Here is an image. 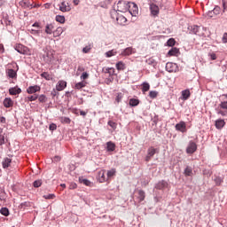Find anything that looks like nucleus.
<instances>
[{
  "label": "nucleus",
  "mask_w": 227,
  "mask_h": 227,
  "mask_svg": "<svg viewBox=\"0 0 227 227\" xmlns=\"http://www.w3.org/2000/svg\"><path fill=\"white\" fill-rule=\"evenodd\" d=\"M129 4L125 1H119L117 4L114 6V12H112V16L116 15V12H121V13H125V12H129Z\"/></svg>",
  "instance_id": "nucleus-1"
},
{
  "label": "nucleus",
  "mask_w": 227,
  "mask_h": 227,
  "mask_svg": "<svg viewBox=\"0 0 227 227\" xmlns=\"http://www.w3.org/2000/svg\"><path fill=\"white\" fill-rule=\"evenodd\" d=\"M12 157L13 155H8L2 160V168L4 169H8L9 168H12V164H13Z\"/></svg>",
  "instance_id": "nucleus-2"
},
{
  "label": "nucleus",
  "mask_w": 227,
  "mask_h": 227,
  "mask_svg": "<svg viewBox=\"0 0 227 227\" xmlns=\"http://www.w3.org/2000/svg\"><path fill=\"white\" fill-rule=\"evenodd\" d=\"M106 175H107L106 169H102L98 173V182L99 184H105V182L109 184V180Z\"/></svg>",
  "instance_id": "nucleus-3"
},
{
  "label": "nucleus",
  "mask_w": 227,
  "mask_h": 227,
  "mask_svg": "<svg viewBox=\"0 0 227 227\" xmlns=\"http://www.w3.org/2000/svg\"><path fill=\"white\" fill-rule=\"evenodd\" d=\"M149 10H150L151 15H153V17H159V13L160 12L159 5L155 4L154 3H150Z\"/></svg>",
  "instance_id": "nucleus-4"
},
{
  "label": "nucleus",
  "mask_w": 227,
  "mask_h": 227,
  "mask_svg": "<svg viewBox=\"0 0 227 227\" xmlns=\"http://www.w3.org/2000/svg\"><path fill=\"white\" fill-rule=\"evenodd\" d=\"M129 12L132 15V17H136L139 12V8L135 3H129Z\"/></svg>",
  "instance_id": "nucleus-5"
},
{
  "label": "nucleus",
  "mask_w": 227,
  "mask_h": 227,
  "mask_svg": "<svg viewBox=\"0 0 227 227\" xmlns=\"http://www.w3.org/2000/svg\"><path fill=\"white\" fill-rule=\"evenodd\" d=\"M198 150V145L194 143L193 141H190L187 148H186V153H194Z\"/></svg>",
  "instance_id": "nucleus-6"
},
{
  "label": "nucleus",
  "mask_w": 227,
  "mask_h": 227,
  "mask_svg": "<svg viewBox=\"0 0 227 227\" xmlns=\"http://www.w3.org/2000/svg\"><path fill=\"white\" fill-rule=\"evenodd\" d=\"M43 59L45 63H51L54 59V54H52V51H45Z\"/></svg>",
  "instance_id": "nucleus-7"
},
{
  "label": "nucleus",
  "mask_w": 227,
  "mask_h": 227,
  "mask_svg": "<svg viewBox=\"0 0 227 227\" xmlns=\"http://www.w3.org/2000/svg\"><path fill=\"white\" fill-rule=\"evenodd\" d=\"M176 130H178L184 134L187 132V125L184 121H180L179 123L176 124Z\"/></svg>",
  "instance_id": "nucleus-8"
},
{
  "label": "nucleus",
  "mask_w": 227,
  "mask_h": 227,
  "mask_svg": "<svg viewBox=\"0 0 227 227\" xmlns=\"http://www.w3.org/2000/svg\"><path fill=\"white\" fill-rule=\"evenodd\" d=\"M166 70L169 73L176 72V64L173 62H168L166 64Z\"/></svg>",
  "instance_id": "nucleus-9"
},
{
  "label": "nucleus",
  "mask_w": 227,
  "mask_h": 227,
  "mask_svg": "<svg viewBox=\"0 0 227 227\" xmlns=\"http://www.w3.org/2000/svg\"><path fill=\"white\" fill-rule=\"evenodd\" d=\"M41 88L38 85L29 86L27 89V93L29 95H33L34 93H37V91H40Z\"/></svg>",
  "instance_id": "nucleus-10"
},
{
  "label": "nucleus",
  "mask_w": 227,
  "mask_h": 227,
  "mask_svg": "<svg viewBox=\"0 0 227 227\" xmlns=\"http://www.w3.org/2000/svg\"><path fill=\"white\" fill-rule=\"evenodd\" d=\"M65 88H67V82H65L63 80H59L56 85L57 91H63V90H65Z\"/></svg>",
  "instance_id": "nucleus-11"
},
{
  "label": "nucleus",
  "mask_w": 227,
  "mask_h": 227,
  "mask_svg": "<svg viewBox=\"0 0 227 227\" xmlns=\"http://www.w3.org/2000/svg\"><path fill=\"white\" fill-rule=\"evenodd\" d=\"M72 10V8L70 7V4H68V3L67 2H62L59 5V11L60 12H70Z\"/></svg>",
  "instance_id": "nucleus-12"
},
{
  "label": "nucleus",
  "mask_w": 227,
  "mask_h": 227,
  "mask_svg": "<svg viewBox=\"0 0 227 227\" xmlns=\"http://www.w3.org/2000/svg\"><path fill=\"white\" fill-rule=\"evenodd\" d=\"M15 51L19 52L20 54H27V47L19 44L15 47Z\"/></svg>",
  "instance_id": "nucleus-13"
},
{
  "label": "nucleus",
  "mask_w": 227,
  "mask_h": 227,
  "mask_svg": "<svg viewBox=\"0 0 227 227\" xmlns=\"http://www.w3.org/2000/svg\"><path fill=\"white\" fill-rule=\"evenodd\" d=\"M190 98H191V90L189 89L182 90L181 92L182 100H189Z\"/></svg>",
  "instance_id": "nucleus-14"
},
{
  "label": "nucleus",
  "mask_w": 227,
  "mask_h": 227,
  "mask_svg": "<svg viewBox=\"0 0 227 227\" xmlns=\"http://www.w3.org/2000/svg\"><path fill=\"white\" fill-rule=\"evenodd\" d=\"M224 125H226V121H224V120L218 119L215 121V127L218 130H221L224 127Z\"/></svg>",
  "instance_id": "nucleus-15"
},
{
  "label": "nucleus",
  "mask_w": 227,
  "mask_h": 227,
  "mask_svg": "<svg viewBox=\"0 0 227 227\" xmlns=\"http://www.w3.org/2000/svg\"><path fill=\"white\" fill-rule=\"evenodd\" d=\"M20 6H22V8H28V10H32V8H35V5H32L31 2H29V0H22L20 3Z\"/></svg>",
  "instance_id": "nucleus-16"
},
{
  "label": "nucleus",
  "mask_w": 227,
  "mask_h": 227,
  "mask_svg": "<svg viewBox=\"0 0 227 227\" xmlns=\"http://www.w3.org/2000/svg\"><path fill=\"white\" fill-rule=\"evenodd\" d=\"M168 182L162 180L160 181L157 184H156V189H158L159 191H162L163 189H168Z\"/></svg>",
  "instance_id": "nucleus-17"
},
{
  "label": "nucleus",
  "mask_w": 227,
  "mask_h": 227,
  "mask_svg": "<svg viewBox=\"0 0 227 227\" xmlns=\"http://www.w3.org/2000/svg\"><path fill=\"white\" fill-rule=\"evenodd\" d=\"M117 24H120V26H125L127 24V18L123 15H119L116 18Z\"/></svg>",
  "instance_id": "nucleus-18"
},
{
  "label": "nucleus",
  "mask_w": 227,
  "mask_h": 227,
  "mask_svg": "<svg viewBox=\"0 0 227 227\" xmlns=\"http://www.w3.org/2000/svg\"><path fill=\"white\" fill-rule=\"evenodd\" d=\"M116 176V168H112L106 172V177L108 178V183L111 182V178Z\"/></svg>",
  "instance_id": "nucleus-19"
},
{
  "label": "nucleus",
  "mask_w": 227,
  "mask_h": 227,
  "mask_svg": "<svg viewBox=\"0 0 227 227\" xmlns=\"http://www.w3.org/2000/svg\"><path fill=\"white\" fill-rule=\"evenodd\" d=\"M7 77H10L11 79H17V72L13 69H8L6 71Z\"/></svg>",
  "instance_id": "nucleus-20"
},
{
  "label": "nucleus",
  "mask_w": 227,
  "mask_h": 227,
  "mask_svg": "<svg viewBox=\"0 0 227 227\" xmlns=\"http://www.w3.org/2000/svg\"><path fill=\"white\" fill-rule=\"evenodd\" d=\"M54 34V25L52 24H47L45 27V34L46 35H52Z\"/></svg>",
  "instance_id": "nucleus-21"
},
{
  "label": "nucleus",
  "mask_w": 227,
  "mask_h": 227,
  "mask_svg": "<svg viewBox=\"0 0 227 227\" xmlns=\"http://www.w3.org/2000/svg\"><path fill=\"white\" fill-rule=\"evenodd\" d=\"M65 31V29L61 27H57V29L55 31H53V36L54 38H57V36H61V35H63V32Z\"/></svg>",
  "instance_id": "nucleus-22"
},
{
  "label": "nucleus",
  "mask_w": 227,
  "mask_h": 227,
  "mask_svg": "<svg viewBox=\"0 0 227 227\" xmlns=\"http://www.w3.org/2000/svg\"><path fill=\"white\" fill-rule=\"evenodd\" d=\"M9 93H10V95H19L20 93H22V90H20V88H17V87L11 88L9 90Z\"/></svg>",
  "instance_id": "nucleus-23"
},
{
  "label": "nucleus",
  "mask_w": 227,
  "mask_h": 227,
  "mask_svg": "<svg viewBox=\"0 0 227 227\" xmlns=\"http://www.w3.org/2000/svg\"><path fill=\"white\" fill-rule=\"evenodd\" d=\"M146 198V193L143 190L138 191V201L141 203V201H145V199Z\"/></svg>",
  "instance_id": "nucleus-24"
},
{
  "label": "nucleus",
  "mask_w": 227,
  "mask_h": 227,
  "mask_svg": "<svg viewBox=\"0 0 227 227\" xmlns=\"http://www.w3.org/2000/svg\"><path fill=\"white\" fill-rule=\"evenodd\" d=\"M4 106L8 108V107H12L13 106V101L10 98H6L4 100Z\"/></svg>",
  "instance_id": "nucleus-25"
},
{
  "label": "nucleus",
  "mask_w": 227,
  "mask_h": 227,
  "mask_svg": "<svg viewBox=\"0 0 227 227\" xmlns=\"http://www.w3.org/2000/svg\"><path fill=\"white\" fill-rule=\"evenodd\" d=\"M168 54L169 56H178V54H180V50H178L176 47H174L168 52Z\"/></svg>",
  "instance_id": "nucleus-26"
},
{
  "label": "nucleus",
  "mask_w": 227,
  "mask_h": 227,
  "mask_svg": "<svg viewBox=\"0 0 227 227\" xmlns=\"http://www.w3.org/2000/svg\"><path fill=\"white\" fill-rule=\"evenodd\" d=\"M106 148L108 152H114V150L116 149V145H114V143L113 142H107Z\"/></svg>",
  "instance_id": "nucleus-27"
},
{
  "label": "nucleus",
  "mask_w": 227,
  "mask_h": 227,
  "mask_svg": "<svg viewBox=\"0 0 227 227\" xmlns=\"http://www.w3.org/2000/svg\"><path fill=\"white\" fill-rule=\"evenodd\" d=\"M134 49L132 47L126 48L123 52L121 53L122 56H130V54H133Z\"/></svg>",
  "instance_id": "nucleus-28"
},
{
  "label": "nucleus",
  "mask_w": 227,
  "mask_h": 227,
  "mask_svg": "<svg viewBox=\"0 0 227 227\" xmlns=\"http://www.w3.org/2000/svg\"><path fill=\"white\" fill-rule=\"evenodd\" d=\"M116 69L117 70H125L127 68V66H125V63L123 61H119L116 65Z\"/></svg>",
  "instance_id": "nucleus-29"
},
{
  "label": "nucleus",
  "mask_w": 227,
  "mask_h": 227,
  "mask_svg": "<svg viewBox=\"0 0 227 227\" xmlns=\"http://www.w3.org/2000/svg\"><path fill=\"white\" fill-rule=\"evenodd\" d=\"M86 84H87V82L82 81V82H77L74 85V88H75V90H82V88H86Z\"/></svg>",
  "instance_id": "nucleus-30"
},
{
  "label": "nucleus",
  "mask_w": 227,
  "mask_h": 227,
  "mask_svg": "<svg viewBox=\"0 0 227 227\" xmlns=\"http://www.w3.org/2000/svg\"><path fill=\"white\" fill-rule=\"evenodd\" d=\"M28 31L31 35H34L35 36H40L41 30L39 28H30L28 29Z\"/></svg>",
  "instance_id": "nucleus-31"
},
{
  "label": "nucleus",
  "mask_w": 227,
  "mask_h": 227,
  "mask_svg": "<svg viewBox=\"0 0 227 227\" xmlns=\"http://www.w3.org/2000/svg\"><path fill=\"white\" fill-rule=\"evenodd\" d=\"M155 153H157V149H155L153 146H151L148 148L147 154L150 157H153V155H155Z\"/></svg>",
  "instance_id": "nucleus-32"
},
{
  "label": "nucleus",
  "mask_w": 227,
  "mask_h": 227,
  "mask_svg": "<svg viewBox=\"0 0 227 227\" xmlns=\"http://www.w3.org/2000/svg\"><path fill=\"white\" fill-rule=\"evenodd\" d=\"M41 77L45 79L46 81H52V76L48 72H43L41 74Z\"/></svg>",
  "instance_id": "nucleus-33"
},
{
  "label": "nucleus",
  "mask_w": 227,
  "mask_h": 227,
  "mask_svg": "<svg viewBox=\"0 0 227 227\" xmlns=\"http://www.w3.org/2000/svg\"><path fill=\"white\" fill-rule=\"evenodd\" d=\"M184 176H192V168L187 166L184 169Z\"/></svg>",
  "instance_id": "nucleus-34"
},
{
  "label": "nucleus",
  "mask_w": 227,
  "mask_h": 227,
  "mask_svg": "<svg viewBox=\"0 0 227 227\" xmlns=\"http://www.w3.org/2000/svg\"><path fill=\"white\" fill-rule=\"evenodd\" d=\"M79 181L81 182V184H83V185H86L87 187H91V182L88 179H84V178H80Z\"/></svg>",
  "instance_id": "nucleus-35"
},
{
  "label": "nucleus",
  "mask_w": 227,
  "mask_h": 227,
  "mask_svg": "<svg viewBox=\"0 0 227 227\" xmlns=\"http://www.w3.org/2000/svg\"><path fill=\"white\" fill-rule=\"evenodd\" d=\"M0 213L2 215H4L5 217H8L10 215V210H8V207H2L0 209Z\"/></svg>",
  "instance_id": "nucleus-36"
},
{
  "label": "nucleus",
  "mask_w": 227,
  "mask_h": 227,
  "mask_svg": "<svg viewBox=\"0 0 227 227\" xmlns=\"http://www.w3.org/2000/svg\"><path fill=\"white\" fill-rule=\"evenodd\" d=\"M129 106H131L132 107H136V106H139V99H137V98L129 99Z\"/></svg>",
  "instance_id": "nucleus-37"
},
{
  "label": "nucleus",
  "mask_w": 227,
  "mask_h": 227,
  "mask_svg": "<svg viewBox=\"0 0 227 227\" xmlns=\"http://www.w3.org/2000/svg\"><path fill=\"white\" fill-rule=\"evenodd\" d=\"M149 90H150V83L144 82L142 84V91H143V93H146V91H149Z\"/></svg>",
  "instance_id": "nucleus-38"
},
{
  "label": "nucleus",
  "mask_w": 227,
  "mask_h": 227,
  "mask_svg": "<svg viewBox=\"0 0 227 227\" xmlns=\"http://www.w3.org/2000/svg\"><path fill=\"white\" fill-rule=\"evenodd\" d=\"M59 120L62 123H66L67 125H69V123L72 121V120H70L68 117H60Z\"/></svg>",
  "instance_id": "nucleus-39"
},
{
  "label": "nucleus",
  "mask_w": 227,
  "mask_h": 227,
  "mask_svg": "<svg viewBox=\"0 0 227 227\" xmlns=\"http://www.w3.org/2000/svg\"><path fill=\"white\" fill-rule=\"evenodd\" d=\"M37 98L39 102H41L42 104H44V102H47V97L43 94L40 95L39 97L37 96Z\"/></svg>",
  "instance_id": "nucleus-40"
},
{
  "label": "nucleus",
  "mask_w": 227,
  "mask_h": 227,
  "mask_svg": "<svg viewBox=\"0 0 227 227\" xmlns=\"http://www.w3.org/2000/svg\"><path fill=\"white\" fill-rule=\"evenodd\" d=\"M56 21L59 22L60 24H65V18H64V16H61V15L56 16Z\"/></svg>",
  "instance_id": "nucleus-41"
},
{
  "label": "nucleus",
  "mask_w": 227,
  "mask_h": 227,
  "mask_svg": "<svg viewBox=\"0 0 227 227\" xmlns=\"http://www.w3.org/2000/svg\"><path fill=\"white\" fill-rule=\"evenodd\" d=\"M1 24H3V26H12V20H9L8 19H4L3 20H1Z\"/></svg>",
  "instance_id": "nucleus-42"
},
{
  "label": "nucleus",
  "mask_w": 227,
  "mask_h": 227,
  "mask_svg": "<svg viewBox=\"0 0 227 227\" xmlns=\"http://www.w3.org/2000/svg\"><path fill=\"white\" fill-rule=\"evenodd\" d=\"M175 43H176V41L173 38L168 39L167 42V45H168V47H173Z\"/></svg>",
  "instance_id": "nucleus-43"
},
{
  "label": "nucleus",
  "mask_w": 227,
  "mask_h": 227,
  "mask_svg": "<svg viewBox=\"0 0 227 227\" xmlns=\"http://www.w3.org/2000/svg\"><path fill=\"white\" fill-rule=\"evenodd\" d=\"M192 31L193 35H198V31H200V27L197 25L192 26Z\"/></svg>",
  "instance_id": "nucleus-44"
},
{
  "label": "nucleus",
  "mask_w": 227,
  "mask_h": 227,
  "mask_svg": "<svg viewBox=\"0 0 227 227\" xmlns=\"http://www.w3.org/2000/svg\"><path fill=\"white\" fill-rule=\"evenodd\" d=\"M43 198H44V200H54V198H56V195L54 193H51L48 195H43Z\"/></svg>",
  "instance_id": "nucleus-45"
},
{
  "label": "nucleus",
  "mask_w": 227,
  "mask_h": 227,
  "mask_svg": "<svg viewBox=\"0 0 227 227\" xmlns=\"http://www.w3.org/2000/svg\"><path fill=\"white\" fill-rule=\"evenodd\" d=\"M106 58H112V56H116V51L114 50L109 51L106 53Z\"/></svg>",
  "instance_id": "nucleus-46"
},
{
  "label": "nucleus",
  "mask_w": 227,
  "mask_h": 227,
  "mask_svg": "<svg viewBox=\"0 0 227 227\" xmlns=\"http://www.w3.org/2000/svg\"><path fill=\"white\" fill-rule=\"evenodd\" d=\"M33 185L35 188L41 187L42 186V180L41 179L35 180L34 182Z\"/></svg>",
  "instance_id": "nucleus-47"
},
{
  "label": "nucleus",
  "mask_w": 227,
  "mask_h": 227,
  "mask_svg": "<svg viewBox=\"0 0 227 227\" xmlns=\"http://www.w3.org/2000/svg\"><path fill=\"white\" fill-rule=\"evenodd\" d=\"M157 95H159V93L157 91L152 90L149 92V97L151 98H157Z\"/></svg>",
  "instance_id": "nucleus-48"
},
{
  "label": "nucleus",
  "mask_w": 227,
  "mask_h": 227,
  "mask_svg": "<svg viewBox=\"0 0 227 227\" xmlns=\"http://www.w3.org/2000/svg\"><path fill=\"white\" fill-rule=\"evenodd\" d=\"M37 98H38V95L27 97V100H29V102H35V100H37Z\"/></svg>",
  "instance_id": "nucleus-49"
},
{
  "label": "nucleus",
  "mask_w": 227,
  "mask_h": 227,
  "mask_svg": "<svg viewBox=\"0 0 227 227\" xmlns=\"http://www.w3.org/2000/svg\"><path fill=\"white\" fill-rule=\"evenodd\" d=\"M88 77H90V74L86 72H83L82 74L81 75L82 81H86V79H88Z\"/></svg>",
  "instance_id": "nucleus-50"
},
{
  "label": "nucleus",
  "mask_w": 227,
  "mask_h": 227,
  "mask_svg": "<svg viewBox=\"0 0 227 227\" xmlns=\"http://www.w3.org/2000/svg\"><path fill=\"white\" fill-rule=\"evenodd\" d=\"M219 107H221V109H227V101L221 102Z\"/></svg>",
  "instance_id": "nucleus-51"
},
{
  "label": "nucleus",
  "mask_w": 227,
  "mask_h": 227,
  "mask_svg": "<svg viewBox=\"0 0 227 227\" xmlns=\"http://www.w3.org/2000/svg\"><path fill=\"white\" fill-rule=\"evenodd\" d=\"M84 67L82 66H78L76 74L79 75V74L84 72Z\"/></svg>",
  "instance_id": "nucleus-52"
},
{
  "label": "nucleus",
  "mask_w": 227,
  "mask_h": 227,
  "mask_svg": "<svg viewBox=\"0 0 227 227\" xmlns=\"http://www.w3.org/2000/svg\"><path fill=\"white\" fill-rule=\"evenodd\" d=\"M108 125L109 127H111L112 129H116V122L113 121H108Z\"/></svg>",
  "instance_id": "nucleus-53"
},
{
  "label": "nucleus",
  "mask_w": 227,
  "mask_h": 227,
  "mask_svg": "<svg viewBox=\"0 0 227 227\" xmlns=\"http://www.w3.org/2000/svg\"><path fill=\"white\" fill-rule=\"evenodd\" d=\"M106 72H107V74H109V75H114V68L109 67V68L106 69Z\"/></svg>",
  "instance_id": "nucleus-54"
},
{
  "label": "nucleus",
  "mask_w": 227,
  "mask_h": 227,
  "mask_svg": "<svg viewBox=\"0 0 227 227\" xmlns=\"http://www.w3.org/2000/svg\"><path fill=\"white\" fill-rule=\"evenodd\" d=\"M56 129H58V126L56 124L54 123L50 124L49 126L50 130H56Z\"/></svg>",
  "instance_id": "nucleus-55"
},
{
  "label": "nucleus",
  "mask_w": 227,
  "mask_h": 227,
  "mask_svg": "<svg viewBox=\"0 0 227 227\" xmlns=\"http://www.w3.org/2000/svg\"><path fill=\"white\" fill-rule=\"evenodd\" d=\"M217 114H221V116H227V111L218 110Z\"/></svg>",
  "instance_id": "nucleus-56"
},
{
  "label": "nucleus",
  "mask_w": 227,
  "mask_h": 227,
  "mask_svg": "<svg viewBox=\"0 0 227 227\" xmlns=\"http://www.w3.org/2000/svg\"><path fill=\"white\" fill-rule=\"evenodd\" d=\"M90 51H91V48H90L89 46H86L82 49V52H84V54H88Z\"/></svg>",
  "instance_id": "nucleus-57"
},
{
  "label": "nucleus",
  "mask_w": 227,
  "mask_h": 227,
  "mask_svg": "<svg viewBox=\"0 0 227 227\" xmlns=\"http://www.w3.org/2000/svg\"><path fill=\"white\" fill-rule=\"evenodd\" d=\"M121 98H123V96L121 95V93H118L116 97V101L121 102Z\"/></svg>",
  "instance_id": "nucleus-58"
},
{
  "label": "nucleus",
  "mask_w": 227,
  "mask_h": 227,
  "mask_svg": "<svg viewBox=\"0 0 227 227\" xmlns=\"http://www.w3.org/2000/svg\"><path fill=\"white\" fill-rule=\"evenodd\" d=\"M32 27H35L36 29H42V27H40V23L35 22L32 25Z\"/></svg>",
  "instance_id": "nucleus-59"
},
{
  "label": "nucleus",
  "mask_w": 227,
  "mask_h": 227,
  "mask_svg": "<svg viewBox=\"0 0 227 227\" xmlns=\"http://www.w3.org/2000/svg\"><path fill=\"white\" fill-rule=\"evenodd\" d=\"M222 40L223 43H227V33L223 34Z\"/></svg>",
  "instance_id": "nucleus-60"
},
{
  "label": "nucleus",
  "mask_w": 227,
  "mask_h": 227,
  "mask_svg": "<svg viewBox=\"0 0 227 227\" xmlns=\"http://www.w3.org/2000/svg\"><path fill=\"white\" fill-rule=\"evenodd\" d=\"M4 145V136L0 135V145Z\"/></svg>",
  "instance_id": "nucleus-61"
},
{
  "label": "nucleus",
  "mask_w": 227,
  "mask_h": 227,
  "mask_svg": "<svg viewBox=\"0 0 227 227\" xmlns=\"http://www.w3.org/2000/svg\"><path fill=\"white\" fill-rule=\"evenodd\" d=\"M4 53V45L0 43V54Z\"/></svg>",
  "instance_id": "nucleus-62"
},
{
  "label": "nucleus",
  "mask_w": 227,
  "mask_h": 227,
  "mask_svg": "<svg viewBox=\"0 0 227 227\" xmlns=\"http://www.w3.org/2000/svg\"><path fill=\"white\" fill-rule=\"evenodd\" d=\"M210 58H211V59H213V60L217 59V56L215 55V53H211V54H210Z\"/></svg>",
  "instance_id": "nucleus-63"
},
{
  "label": "nucleus",
  "mask_w": 227,
  "mask_h": 227,
  "mask_svg": "<svg viewBox=\"0 0 227 227\" xmlns=\"http://www.w3.org/2000/svg\"><path fill=\"white\" fill-rule=\"evenodd\" d=\"M213 12L217 15L219 14V7H215Z\"/></svg>",
  "instance_id": "nucleus-64"
}]
</instances>
